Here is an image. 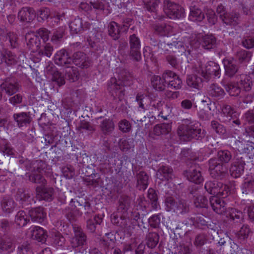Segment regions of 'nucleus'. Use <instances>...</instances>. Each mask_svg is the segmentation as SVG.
Wrapping results in <instances>:
<instances>
[{
    "label": "nucleus",
    "mask_w": 254,
    "mask_h": 254,
    "mask_svg": "<svg viewBox=\"0 0 254 254\" xmlns=\"http://www.w3.org/2000/svg\"><path fill=\"white\" fill-rule=\"evenodd\" d=\"M209 171L212 178L222 180L227 176V168L223 163L219 161L216 157L208 161Z\"/></svg>",
    "instance_id": "4"
},
{
    "label": "nucleus",
    "mask_w": 254,
    "mask_h": 254,
    "mask_svg": "<svg viewBox=\"0 0 254 254\" xmlns=\"http://www.w3.org/2000/svg\"><path fill=\"white\" fill-rule=\"evenodd\" d=\"M171 124L170 123L157 124L154 127L153 133L157 136L166 135L171 131Z\"/></svg>",
    "instance_id": "37"
},
{
    "label": "nucleus",
    "mask_w": 254,
    "mask_h": 254,
    "mask_svg": "<svg viewBox=\"0 0 254 254\" xmlns=\"http://www.w3.org/2000/svg\"><path fill=\"white\" fill-rule=\"evenodd\" d=\"M147 197L150 200L152 208L156 210L159 206V204L158 195L155 190L152 188H149L148 190Z\"/></svg>",
    "instance_id": "59"
},
{
    "label": "nucleus",
    "mask_w": 254,
    "mask_h": 254,
    "mask_svg": "<svg viewBox=\"0 0 254 254\" xmlns=\"http://www.w3.org/2000/svg\"><path fill=\"white\" fill-rule=\"evenodd\" d=\"M237 113L234 107L227 104H224L221 107V118L219 119L220 122L227 125H232L234 127V124L239 126L241 123L239 119H235L234 117Z\"/></svg>",
    "instance_id": "5"
},
{
    "label": "nucleus",
    "mask_w": 254,
    "mask_h": 254,
    "mask_svg": "<svg viewBox=\"0 0 254 254\" xmlns=\"http://www.w3.org/2000/svg\"><path fill=\"white\" fill-rule=\"evenodd\" d=\"M65 78L70 82H74L79 79V73L78 69L72 65L65 67Z\"/></svg>",
    "instance_id": "40"
},
{
    "label": "nucleus",
    "mask_w": 254,
    "mask_h": 254,
    "mask_svg": "<svg viewBox=\"0 0 254 254\" xmlns=\"http://www.w3.org/2000/svg\"><path fill=\"white\" fill-rule=\"evenodd\" d=\"M20 88L21 85L14 77H7L2 79L0 84L1 91L9 96L18 92Z\"/></svg>",
    "instance_id": "8"
},
{
    "label": "nucleus",
    "mask_w": 254,
    "mask_h": 254,
    "mask_svg": "<svg viewBox=\"0 0 254 254\" xmlns=\"http://www.w3.org/2000/svg\"><path fill=\"white\" fill-rule=\"evenodd\" d=\"M240 14L234 11L227 13L222 19L223 22L228 25L235 26L239 23Z\"/></svg>",
    "instance_id": "39"
},
{
    "label": "nucleus",
    "mask_w": 254,
    "mask_h": 254,
    "mask_svg": "<svg viewBox=\"0 0 254 254\" xmlns=\"http://www.w3.org/2000/svg\"><path fill=\"white\" fill-rule=\"evenodd\" d=\"M29 220L27 219L26 213L22 210L19 211L15 216V222L20 227L25 226Z\"/></svg>",
    "instance_id": "63"
},
{
    "label": "nucleus",
    "mask_w": 254,
    "mask_h": 254,
    "mask_svg": "<svg viewBox=\"0 0 254 254\" xmlns=\"http://www.w3.org/2000/svg\"><path fill=\"white\" fill-rule=\"evenodd\" d=\"M103 222V218L99 215H95L93 219H88L86 221V229L91 233H97L99 226Z\"/></svg>",
    "instance_id": "30"
},
{
    "label": "nucleus",
    "mask_w": 254,
    "mask_h": 254,
    "mask_svg": "<svg viewBox=\"0 0 254 254\" xmlns=\"http://www.w3.org/2000/svg\"><path fill=\"white\" fill-rule=\"evenodd\" d=\"M69 205L74 206L78 211V214L81 216L84 211L85 218L87 219L94 212L91 208V203L85 198L81 197H76L74 199H71Z\"/></svg>",
    "instance_id": "6"
},
{
    "label": "nucleus",
    "mask_w": 254,
    "mask_h": 254,
    "mask_svg": "<svg viewBox=\"0 0 254 254\" xmlns=\"http://www.w3.org/2000/svg\"><path fill=\"white\" fill-rule=\"evenodd\" d=\"M136 101L138 104V108L141 109L143 111L147 110L149 107L150 100L147 96L142 94H137L136 96Z\"/></svg>",
    "instance_id": "49"
},
{
    "label": "nucleus",
    "mask_w": 254,
    "mask_h": 254,
    "mask_svg": "<svg viewBox=\"0 0 254 254\" xmlns=\"http://www.w3.org/2000/svg\"><path fill=\"white\" fill-rule=\"evenodd\" d=\"M151 83L153 88L157 91H164L168 82L162 77L158 75H154L151 78Z\"/></svg>",
    "instance_id": "42"
},
{
    "label": "nucleus",
    "mask_w": 254,
    "mask_h": 254,
    "mask_svg": "<svg viewBox=\"0 0 254 254\" xmlns=\"http://www.w3.org/2000/svg\"><path fill=\"white\" fill-rule=\"evenodd\" d=\"M103 245L108 249L114 248L116 239L114 232L106 233L105 237L101 240Z\"/></svg>",
    "instance_id": "48"
},
{
    "label": "nucleus",
    "mask_w": 254,
    "mask_h": 254,
    "mask_svg": "<svg viewBox=\"0 0 254 254\" xmlns=\"http://www.w3.org/2000/svg\"><path fill=\"white\" fill-rule=\"evenodd\" d=\"M217 156L216 158L219 161L225 165L229 162L232 158V153L228 150H220L218 151Z\"/></svg>",
    "instance_id": "57"
},
{
    "label": "nucleus",
    "mask_w": 254,
    "mask_h": 254,
    "mask_svg": "<svg viewBox=\"0 0 254 254\" xmlns=\"http://www.w3.org/2000/svg\"><path fill=\"white\" fill-rule=\"evenodd\" d=\"M28 215L32 221L41 223L46 218V213L43 207L32 208L28 211Z\"/></svg>",
    "instance_id": "25"
},
{
    "label": "nucleus",
    "mask_w": 254,
    "mask_h": 254,
    "mask_svg": "<svg viewBox=\"0 0 254 254\" xmlns=\"http://www.w3.org/2000/svg\"><path fill=\"white\" fill-rule=\"evenodd\" d=\"M242 193L245 195H250L254 193V174L250 173L247 175L241 186Z\"/></svg>",
    "instance_id": "20"
},
{
    "label": "nucleus",
    "mask_w": 254,
    "mask_h": 254,
    "mask_svg": "<svg viewBox=\"0 0 254 254\" xmlns=\"http://www.w3.org/2000/svg\"><path fill=\"white\" fill-rule=\"evenodd\" d=\"M136 180V187L139 190H145L148 186L149 176L144 171L136 172L135 174L133 172Z\"/></svg>",
    "instance_id": "24"
},
{
    "label": "nucleus",
    "mask_w": 254,
    "mask_h": 254,
    "mask_svg": "<svg viewBox=\"0 0 254 254\" xmlns=\"http://www.w3.org/2000/svg\"><path fill=\"white\" fill-rule=\"evenodd\" d=\"M31 237L38 242L45 243L48 237L47 231L43 228L38 226L34 227L31 230Z\"/></svg>",
    "instance_id": "32"
},
{
    "label": "nucleus",
    "mask_w": 254,
    "mask_h": 254,
    "mask_svg": "<svg viewBox=\"0 0 254 254\" xmlns=\"http://www.w3.org/2000/svg\"><path fill=\"white\" fill-rule=\"evenodd\" d=\"M159 236L157 233L149 232L146 237V245L150 249L155 248L158 243Z\"/></svg>",
    "instance_id": "58"
},
{
    "label": "nucleus",
    "mask_w": 254,
    "mask_h": 254,
    "mask_svg": "<svg viewBox=\"0 0 254 254\" xmlns=\"http://www.w3.org/2000/svg\"><path fill=\"white\" fill-rule=\"evenodd\" d=\"M189 211V205L187 202L184 199L178 200L175 210L174 212L177 214L185 213Z\"/></svg>",
    "instance_id": "64"
},
{
    "label": "nucleus",
    "mask_w": 254,
    "mask_h": 254,
    "mask_svg": "<svg viewBox=\"0 0 254 254\" xmlns=\"http://www.w3.org/2000/svg\"><path fill=\"white\" fill-rule=\"evenodd\" d=\"M27 46L33 53H37L41 47V40L35 33H28L25 35Z\"/></svg>",
    "instance_id": "19"
},
{
    "label": "nucleus",
    "mask_w": 254,
    "mask_h": 254,
    "mask_svg": "<svg viewBox=\"0 0 254 254\" xmlns=\"http://www.w3.org/2000/svg\"><path fill=\"white\" fill-rule=\"evenodd\" d=\"M78 130L80 132L84 131L87 134H93L96 130V126L93 124L86 121L81 120L78 127Z\"/></svg>",
    "instance_id": "38"
},
{
    "label": "nucleus",
    "mask_w": 254,
    "mask_h": 254,
    "mask_svg": "<svg viewBox=\"0 0 254 254\" xmlns=\"http://www.w3.org/2000/svg\"><path fill=\"white\" fill-rule=\"evenodd\" d=\"M26 176L29 180L33 183L40 184V186H46L47 181L41 174L32 171L31 173H26Z\"/></svg>",
    "instance_id": "45"
},
{
    "label": "nucleus",
    "mask_w": 254,
    "mask_h": 254,
    "mask_svg": "<svg viewBox=\"0 0 254 254\" xmlns=\"http://www.w3.org/2000/svg\"><path fill=\"white\" fill-rule=\"evenodd\" d=\"M229 251L226 254H253L252 252L246 248H240L237 244L234 242L230 243Z\"/></svg>",
    "instance_id": "46"
},
{
    "label": "nucleus",
    "mask_w": 254,
    "mask_h": 254,
    "mask_svg": "<svg viewBox=\"0 0 254 254\" xmlns=\"http://www.w3.org/2000/svg\"><path fill=\"white\" fill-rule=\"evenodd\" d=\"M190 9L189 18L190 20L200 22L203 20L205 17L204 14L200 9L195 6H190Z\"/></svg>",
    "instance_id": "41"
},
{
    "label": "nucleus",
    "mask_w": 254,
    "mask_h": 254,
    "mask_svg": "<svg viewBox=\"0 0 254 254\" xmlns=\"http://www.w3.org/2000/svg\"><path fill=\"white\" fill-rule=\"evenodd\" d=\"M200 44L204 49L211 50L216 47L217 40L213 35L206 34L201 37Z\"/></svg>",
    "instance_id": "29"
},
{
    "label": "nucleus",
    "mask_w": 254,
    "mask_h": 254,
    "mask_svg": "<svg viewBox=\"0 0 254 254\" xmlns=\"http://www.w3.org/2000/svg\"><path fill=\"white\" fill-rule=\"evenodd\" d=\"M70 31L72 34H77L83 31V22L81 18L75 17L69 25Z\"/></svg>",
    "instance_id": "50"
},
{
    "label": "nucleus",
    "mask_w": 254,
    "mask_h": 254,
    "mask_svg": "<svg viewBox=\"0 0 254 254\" xmlns=\"http://www.w3.org/2000/svg\"><path fill=\"white\" fill-rule=\"evenodd\" d=\"M101 133L104 135L111 134L115 128V125L112 120L105 119L102 121L99 126Z\"/></svg>",
    "instance_id": "31"
},
{
    "label": "nucleus",
    "mask_w": 254,
    "mask_h": 254,
    "mask_svg": "<svg viewBox=\"0 0 254 254\" xmlns=\"http://www.w3.org/2000/svg\"><path fill=\"white\" fill-rule=\"evenodd\" d=\"M184 175L189 181L196 184L201 183L203 180L200 169L196 165H193L189 170L185 171Z\"/></svg>",
    "instance_id": "14"
},
{
    "label": "nucleus",
    "mask_w": 254,
    "mask_h": 254,
    "mask_svg": "<svg viewBox=\"0 0 254 254\" xmlns=\"http://www.w3.org/2000/svg\"><path fill=\"white\" fill-rule=\"evenodd\" d=\"M91 171V174L87 173V167H83L82 171L85 175L83 180L87 186L96 188L99 185L100 176L98 174L95 173L92 170Z\"/></svg>",
    "instance_id": "22"
},
{
    "label": "nucleus",
    "mask_w": 254,
    "mask_h": 254,
    "mask_svg": "<svg viewBox=\"0 0 254 254\" xmlns=\"http://www.w3.org/2000/svg\"><path fill=\"white\" fill-rule=\"evenodd\" d=\"M245 161L243 157L237 156L230 168L231 175L234 178H239L244 173Z\"/></svg>",
    "instance_id": "12"
},
{
    "label": "nucleus",
    "mask_w": 254,
    "mask_h": 254,
    "mask_svg": "<svg viewBox=\"0 0 254 254\" xmlns=\"http://www.w3.org/2000/svg\"><path fill=\"white\" fill-rule=\"evenodd\" d=\"M17 16L21 22H31L35 17V11L32 7H24L19 11Z\"/></svg>",
    "instance_id": "23"
},
{
    "label": "nucleus",
    "mask_w": 254,
    "mask_h": 254,
    "mask_svg": "<svg viewBox=\"0 0 254 254\" xmlns=\"http://www.w3.org/2000/svg\"><path fill=\"white\" fill-rule=\"evenodd\" d=\"M74 236L71 238V243L73 247L83 246L87 244V236L82 229L74 226Z\"/></svg>",
    "instance_id": "13"
},
{
    "label": "nucleus",
    "mask_w": 254,
    "mask_h": 254,
    "mask_svg": "<svg viewBox=\"0 0 254 254\" xmlns=\"http://www.w3.org/2000/svg\"><path fill=\"white\" fill-rule=\"evenodd\" d=\"M131 199L127 195L121 196L118 201L117 210L118 212L125 213L127 211L130 206Z\"/></svg>",
    "instance_id": "44"
},
{
    "label": "nucleus",
    "mask_w": 254,
    "mask_h": 254,
    "mask_svg": "<svg viewBox=\"0 0 254 254\" xmlns=\"http://www.w3.org/2000/svg\"><path fill=\"white\" fill-rule=\"evenodd\" d=\"M204 188L209 194H213V196L222 197V198L226 197L230 191V189L227 185L217 181L206 182Z\"/></svg>",
    "instance_id": "3"
},
{
    "label": "nucleus",
    "mask_w": 254,
    "mask_h": 254,
    "mask_svg": "<svg viewBox=\"0 0 254 254\" xmlns=\"http://www.w3.org/2000/svg\"><path fill=\"white\" fill-rule=\"evenodd\" d=\"M0 204L2 211L7 214L12 212L16 206L13 199L9 196L3 197Z\"/></svg>",
    "instance_id": "33"
},
{
    "label": "nucleus",
    "mask_w": 254,
    "mask_h": 254,
    "mask_svg": "<svg viewBox=\"0 0 254 254\" xmlns=\"http://www.w3.org/2000/svg\"><path fill=\"white\" fill-rule=\"evenodd\" d=\"M125 84L115 77H112L108 82L107 90L116 103L119 104L125 100Z\"/></svg>",
    "instance_id": "2"
},
{
    "label": "nucleus",
    "mask_w": 254,
    "mask_h": 254,
    "mask_svg": "<svg viewBox=\"0 0 254 254\" xmlns=\"http://www.w3.org/2000/svg\"><path fill=\"white\" fill-rule=\"evenodd\" d=\"M129 57L133 61L139 62L141 60V45L139 38L135 34L130 35L129 37Z\"/></svg>",
    "instance_id": "9"
},
{
    "label": "nucleus",
    "mask_w": 254,
    "mask_h": 254,
    "mask_svg": "<svg viewBox=\"0 0 254 254\" xmlns=\"http://www.w3.org/2000/svg\"><path fill=\"white\" fill-rule=\"evenodd\" d=\"M252 56V52L241 50L237 52L236 59L240 64H247L249 62Z\"/></svg>",
    "instance_id": "51"
},
{
    "label": "nucleus",
    "mask_w": 254,
    "mask_h": 254,
    "mask_svg": "<svg viewBox=\"0 0 254 254\" xmlns=\"http://www.w3.org/2000/svg\"><path fill=\"white\" fill-rule=\"evenodd\" d=\"M208 92L210 96L219 99L223 98L225 95L224 89L218 84L215 83L209 86Z\"/></svg>",
    "instance_id": "47"
},
{
    "label": "nucleus",
    "mask_w": 254,
    "mask_h": 254,
    "mask_svg": "<svg viewBox=\"0 0 254 254\" xmlns=\"http://www.w3.org/2000/svg\"><path fill=\"white\" fill-rule=\"evenodd\" d=\"M120 25L115 21H112L108 25L109 35L114 40L119 39L120 37Z\"/></svg>",
    "instance_id": "52"
},
{
    "label": "nucleus",
    "mask_w": 254,
    "mask_h": 254,
    "mask_svg": "<svg viewBox=\"0 0 254 254\" xmlns=\"http://www.w3.org/2000/svg\"><path fill=\"white\" fill-rule=\"evenodd\" d=\"M211 129L217 134L225 136L227 135L226 127L216 120H212L210 123Z\"/></svg>",
    "instance_id": "54"
},
{
    "label": "nucleus",
    "mask_w": 254,
    "mask_h": 254,
    "mask_svg": "<svg viewBox=\"0 0 254 254\" xmlns=\"http://www.w3.org/2000/svg\"><path fill=\"white\" fill-rule=\"evenodd\" d=\"M222 197L218 196H212L209 198V204L213 210L216 213L223 215L227 208L226 203L221 199Z\"/></svg>",
    "instance_id": "17"
},
{
    "label": "nucleus",
    "mask_w": 254,
    "mask_h": 254,
    "mask_svg": "<svg viewBox=\"0 0 254 254\" xmlns=\"http://www.w3.org/2000/svg\"><path fill=\"white\" fill-rule=\"evenodd\" d=\"M240 86L244 91L249 92L251 90L253 82L251 77L247 75L242 74L240 75V79L238 81Z\"/></svg>",
    "instance_id": "36"
},
{
    "label": "nucleus",
    "mask_w": 254,
    "mask_h": 254,
    "mask_svg": "<svg viewBox=\"0 0 254 254\" xmlns=\"http://www.w3.org/2000/svg\"><path fill=\"white\" fill-rule=\"evenodd\" d=\"M204 215H197L190 217L189 220L193 225L203 229L204 227L207 226L208 225V222L206 221Z\"/></svg>",
    "instance_id": "55"
},
{
    "label": "nucleus",
    "mask_w": 254,
    "mask_h": 254,
    "mask_svg": "<svg viewBox=\"0 0 254 254\" xmlns=\"http://www.w3.org/2000/svg\"><path fill=\"white\" fill-rule=\"evenodd\" d=\"M163 10L171 19H179L184 16V9L179 4L169 0L164 1Z\"/></svg>",
    "instance_id": "7"
},
{
    "label": "nucleus",
    "mask_w": 254,
    "mask_h": 254,
    "mask_svg": "<svg viewBox=\"0 0 254 254\" xmlns=\"http://www.w3.org/2000/svg\"><path fill=\"white\" fill-rule=\"evenodd\" d=\"M202 79L195 74L189 75L186 79V82L189 86L198 88L202 82Z\"/></svg>",
    "instance_id": "60"
},
{
    "label": "nucleus",
    "mask_w": 254,
    "mask_h": 254,
    "mask_svg": "<svg viewBox=\"0 0 254 254\" xmlns=\"http://www.w3.org/2000/svg\"><path fill=\"white\" fill-rule=\"evenodd\" d=\"M156 176L162 181H169L173 176V170L169 166L162 165L158 168Z\"/></svg>",
    "instance_id": "26"
},
{
    "label": "nucleus",
    "mask_w": 254,
    "mask_h": 254,
    "mask_svg": "<svg viewBox=\"0 0 254 254\" xmlns=\"http://www.w3.org/2000/svg\"><path fill=\"white\" fill-rule=\"evenodd\" d=\"M111 219L113 224L122 229H126L128 226L129 219L122 215L119 216L116 213H113L111 216Z\"/></svg>",
    "instance_id": "35"
},
{
    "label": "nucleus",
    "mask_w": 254,
    "mask_h": 254,
    "mask_svg": "<svg viewBox=\"0 0 254 254\" xmlns=\"http://www.w3.org/2000/svg\"><path fill=\"white\" fill-rule=\"evenodd\" d=\"M54 51L53 47L50 43H44V45L40 48L37 52L40 56H46L50 58Z\"/></svg>",
    "instance_id": "62"
},
{
    "label": "nucleus",
    "mask_w": 254,
    "mask_h": 254,
    "mask_svg": "<svg viewBox=\"0 0 254 254\" xmlns=\"http://www.w3.org/2000/svg\"><path fill=\"white\" fill-rule=\"evenodd\" d=\"M12 118L19 127L27 126L31 123L32 120L30 112L14 113L12 115Z\"/></svg>",
    "instance_id": "21"
},
{
    "label": "nucleus",
    "mask_w": 254,
    "mask_h": 254,
    "mask_svg": "<svg viewBox=\"0 0 254 254\" xmlns=\"http://www.w3.org/2000/svg\"><path fill=\"white\" fill-rule=\"evenodd\" d=\"M133 76L127 69H123L119 73L118 79L123 82L125 85H129L132 82Z\"/></svg>",
    "instance_id": "61"
},
{
    "label": "nucleus",
    "mask_w": 254,
    "mask_h": 254,
    "mask_svg": "<svg viewBox=\"0 0 254 254\" xmlns=\"http://www.w3.org/2000/svg\"><path fill=\"white\" fill-rule=\"evenodd\" d=\"M220 68L217 64L209 61L201 67V75L207 80H209L211 75L219 77Z\"/></svg>",
    "instance_id": "11"
},
{
    "label": "nucleus",
    "mask_w": 254,
    "mask_h": 254,
    "mask_svg": "<svg viewBox=\"0 0 254 254\" xmlns=\"http://www.w3.org/2000/svg\"><path fill=\"white\" fill-rule=\"evenodd\" d=\"M160 3L159 0H146L144 1V7L147 10L152 13V16L154 19L161 20L164 17L159 15L157 12V8Z\"/></svg>",
    "instance_id": "27"
},
{
    "label": "nucleus",
    "mask_w": 254,
    "mask_h": 254,
    "mask_svg": "<svg viewBox=\"0 0 254 254\" xmlns=\"http://www.w3.org/2000/svg\"><path fill=\"white\" fill-rule=\"evenodd\" d=\"M224 215L228 218V221L234 224H241L244 221L243 212L235 208L229 207L227 208Z\"/></svg>",
    "instance_id": "16"
},
{
    "label": "nucleus",
    "mask_w": 254,
    "mask_h": 254,
    "mask_svg": "<svg viewBox=\"0 0 254 254\" xmlns=\"http://www.w3.org/2000/svg\"><path fill=\"white\" fill-rule=\"evenodd\" d=\"M224 88L231 96H238L241 92V88L238 81L229 82L224 85Z\"/></svg>",
    "instance_id": "43"
},
{
    "label": "nucleus",
    "mask_w": 254,
    "mask_h": 254,
    "mask_svg": "<svg viewBox=\"0 0 254 254\" xmlns=\"http://www.w3.org/2000/svg\"><path fill=\"white\" fill-rule=\"evenodd\" d=\"M81 68H87L90 65V61L86 55L81 52H77L72 56V64Z\"/></svg>",
    "instance_id": "18"
},
{
    "label": "nucleus",
    "mask_w": 254,
    "mask_h": 254,
    "mask_svg": "<svg viewBox=\"0 0 254 254\" xmlns=\"http://www.w3.org/2000/svg\"><path fill=\"white\" fill-rule=\"evenodd\" d=\"M54 62L59 66L68 67L72 65V57L65 49H62L57 51L55 55Z\"/></svg>",
    "instance_id": "10"
},
{
    "label": "nucleus",
    "mask_w": 254,
    "mask_h": 254,
    "mask_svg": "<svg viewBox=\"0 0 254 254\" xmlns=\"http://www.w3.org/2000/svg\"><path fill=\"white\" fill-rule=\"evenodd\" d=\"M178 135L183 139L190 141L192 139L201 140L204 138L206 131L200 128V124L190 119H185L178 127Z\"/></svg>",
    "instance_id": "1"
},
{
    "label": "nucleus",
    "mask_w": 254,
    "mask_h": 254,
    "mask_svg": "<svg viewBox=\"0 0 254 254\" xmlns=\"http://www.w3.org/2000/svg\"><path fill=\"white\" fill-rule=\"evenodd\" d=\"M152 27L154 32L161 36L167 35L170 30V26L165 23L154 24Z\"/></svg>",
    "instance_id": "56"
},
{
    "label": "nucleus",
    "mask_w": 254,
    "mask_h": 254,
    "mask_svg": "<svg viewBox=\"0 0 254 254\" xmlns=\"http://www.w3.org/2000/svg\"><path fill=\"white\" fill-rule=\"evenodd\" d=\"M1 243L0 250L2 252L10 253L12 252L15 248L12 239L8 236H3V242Z\"/></svg>",
    "instance_id": "53"
},
{
    "label": "nucleus",
    "mask_w": 254,
    "mask_h": 254,
    "mask_svg": "<svg viewBox=\"0 0 254 254\" xmlns=\"http://www.w3.org/2000/svg\"><path fill=\"white\" fill-rule=\"evenodd\" d=\"M17 201L23 207L31 203L30 195L26 193L22 189H19L15 195Z\"/></svg>",
    "instance_id": "34"
},
{
    "label": "nucleus",
    "mask_w": 254,
    "mask_h": 254,
    "mask_svg": "<svg viewBox=\"0 0 254 254\" xmlns=\"http://www.w3.org/2000/svg\"><path fill=\"white\" fill-rule=\"evenodd\" d=\"M223 64L226 76L231 78L238 72V67L233 59L224 60Z\"/></svg>",
    "instance_id": "28"
},
{
    "label": "nucleus",
    "mask_w": 254,
    "mask_h": 254,
    "mask_svg": "<svg viewBox=\"0 0 254 254\" xmlns=\"http://www.w3.org/2000/svg\"><path fill=\"white\" fill-rule=\"evenodd\" d=\"M54 189L52 187L38 186L36 188V197L39 200L50 201L53 199Z\"/></svg>",
    "instance_id": "15"
}]
</instances>
